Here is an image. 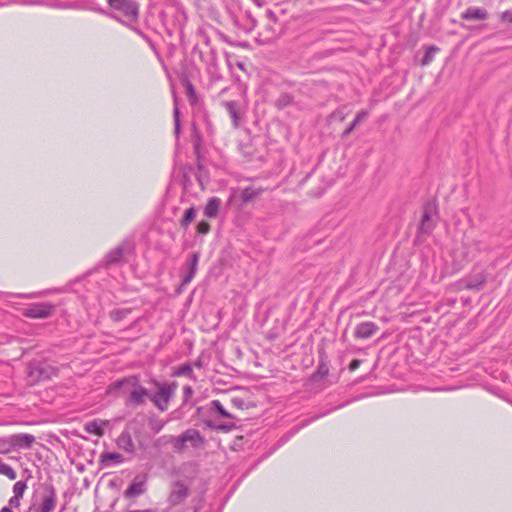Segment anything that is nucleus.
Returning a JSON list of instances; mask_svg holds the SVG:
<instances>
[{"instance_id":"nucleus-46","label":"nucleus","mask_w":512,"mask_h":512,"mask_svg":"<svg viewBox=\"0 0 512 512\" xmlns=\"http://www.w3.org/2000/svg\"><path fill=\"white\" fill-rule=\"evenodd\" d=\"M194 365H195L196 367H201V361H200V360L196 361Z\"/></svg>"},{"instance_id":"nucleus-44","label":"nucleus","mask_w":512,"mask_h":512,"mask_svg":"<svg viewBox=\"0 0 512 512\" xmlns=\"http://www.w3.org/2000/svg\"><path fill=\"white\" fill-rule=\"evenodd\" d=\"M0 512H13L9 506H4Z\"/></svg>"},{"instance_id":"nucleus-45","label":"nucleus","mask_w":512,"mask_h":512,"mask_svg":"<svg viewBox=\"0 0 512 512\" xmlns=\"http://www.w3.org/2000/svg\"><path fill=\"white\" fill-rule=\"evenodd\" d=\"M12 450H8V449H5V450H0V453L2 454H7L9 452H11Z\"/></svg>"},{"instance_id":"nucleus-18","label":"nucleus","mask_w":512,"mask_h":512,"mask_svg":"<svg viewBox=\"0 0 512 512\" xmlns=\"http://www.w3.org/2000/svg\"><path fill=\"white\" fill-rule=\"evenodd\" d=\"M108 425V420L95 419L85 424V430L90 434L102 436L104 434L105 427H107Z\"/></svg>"},{"instance_id":"nucleus-27","label":"nucleus","mask_w":512,"mask_h":512,"mask_svg":"<svg viewBox=\"0 0 512 512\" xmlns=\"http://www.w3.org/2000/svg\"><path fill=\"white\" fill-rule=\"evenodd\" d=\"M131 311L132 310L130 308L114 309L110 312V318L115 322H119L126 318L131 313Z\"/></svg>"},{"instance_id":"nucleus-11","label":"nucleus","mask_w":512,"mask_h":512,"mask_svg":"<svg viewBox=\"0 0 512 512\" xmlns=\"http://www.w3.org/2000/svg\"><path fill=\"white\" fill-rule=\"evenodd\" d=\"M189 495V487L183 481H174L168 496V502L171 506H176L185 501Z\"/></svg>"},{"instance_id":"nucleus-25","label":"nucleus","mask_w":512,"mask_h":512,"mask_svg":"<svg viewBox=\"0 0 512 512\" xmlns=\"http://www.w3.org/2000/svg\"><path fill=\"white\" fill-rule=\"evenodd\" d=\"M173 101H174V108H173L174 132H175V135L178 137L179 133H180V110H179L178 98L175 93H173Z\"/></svg>"},{"instance_id":"nucleus-7","label":"nucleus","mask_w":512,"mask_h":512,"mask_svg":"<svg viewBox=\"0 0 512 512\" xmlns=\"http://www.w3.org/2000/svg\"><path fill=\"white\" fill-rule=\"evenodd\" d=\"M34 440L31 434H14L0 438V448H29Z\"/></svg>"},{"instance_id":"nucleus-1","label":"nucleus","mask_w":512,"mask_h":512,"mask_svg":"<svg viewBox=\"0 0 512 512\" xmlns=\"http://www.w3.org/2000/svg\"><path fill=\"white\" fill-rule=\"evenodd\" d=\"M107 3L114 13H107L99 5H93L89 9L96 13L109 15L113 19L130 27L141 37L146 38L141 30L132 26L139 17V5L135 0H107Z\"/></svg>"},{"instance_id":"nucleus-10","label":"nucleus","mask_w":512,"mask_h":512,"mask_svg":"<svg viewBox=\"0 0 512 512\" xmlns=\"http://www.w3.org/2000/svg\"><path fill=\"white\" fill-rule=\"evenodd\" d=\"M54 311V305L48 302L35 303L26 308L23 315L32 319L48 318Z\"/></svg>"},{"instance_id":"nucleus-6","label":"nucleus","mask_w":512,"mask_h":512,"mask_svg":"<svg viewBox=\"0 0 512 512\" xmlns=\"http://www.w3.org/2000/svg\"><path fill=\"white\" fill-rule=\"evenodd\" d=\"M266 189L261 187L248 186L231 190L229 200L239 201L241 206L248 204L258 198Z\"/></svg>"},{"instance_id":"nucleus-20","label":"nucleus","mask_w":512,"mask_h":512,"mask_svg":"<svg viewBox=\"0 0 512 512\" xmlns=\"http://www.w3.org/2000/svg\"><path fill=\"white\" fill-rule=\"evenodd\" d=\"M223 107L227 110L234 128L240 125V116L238 111V103L236 101H223Z\"/></svg>"},{"instance_id":"nucleus-30","label":"nucleus","mask_w":512,"mask_h":512,"mask_svg":"<svg viewBox=\"0 0 512 512\" xmlns=\"http://www.w3.org/2000/svg\"><path fill=\"white\" fill-rule=\"evenodd\" d=\"M211 410L224 418H231V415L226 411L219 400H213L211 402Z\"/></svg>"},{"instance_id":"nucleus-41","label":"nucleus","mask_w":512,"mask_h":512,"mask_svg":"<svg viewBox=\"0 0 512 512\" xmlns=\"http://www.w3.org/2000/svg\"><path fill=\"white\" fill-rule=\"evenodd\" d=\"M20 499H21L20 497H16L15 495H13V496L9 499V501H8V503H9V507H16V508H17V507H19V505H20Z\"/></svg>"},{"instance_id":"nucleus-43","label":"nucleus","mask_w":512,"mask_h":512,"mask_svg":"<svg viewBox=\"0 0 512 512\" xmlns=\"http://www.w3.org/2000/svg\"><path fill=\"white\" fill-rule=\"evenodd\" d=\"M199 34H201V35L203 36V40H204L205 44H207V45H208V44H209V38H208V36H207V35H205V34L202 32V30H199Z\"/></svg>"},{"instance_id":"nucleus-34","label":"nucleus","mask_w":512,"mask_h":512,"mask_svg":"<svg viewBox=\"0 0 512 512\" xmlns=\"http://www.w3.org/2000/svg\"><path fill=\"white\" fill-rule=\"evenodd\" d=\"M292 102V96L289 94L281 95L277 100V106L279 108H284L288 106Z\"/></svg>"},{"instance_id":"nucleus-21","label":"nucleus","mask_w":512,"mask_h":512,"mask_svg":"<svg viewBox=\"0 0 512 512\" xmlns=\"http://www.w3.org/2000/svg\"><path fill=\"white\" fill-rule=\"evenodd\" d=\"M487 17V11L477 7H470L461 15V18L464 20H485Z\"/></svg>"},{"instance_id":"nucleus-26","label":"nucleus","mask_w":512,"mask_h":512,"mask_svg":"<svg viewBox=\"0 0 512 512\" xmlns=\"http://www.w3.org/2000/svg\"><path fill=\"white\" fill-rule=\"evenodd\" d=\"M329 369L326 364L320 363L317 370L311 375V382H317L324 379L328 375Z\"/></svg>"},{"instance_id":"nucleus-35","label":"nucleus","mask_w":512,"mask_h":512,"mask_svg":"<svg viewBox=\"0 0 512 512\" xmlns=\"http://www.w3.org/2000/svg\"><path fill=\"white\" fill-rule=\"evenodd\" d=\"M186 90L189 100L193 103L196 100V92L193 85L189 81L186 82Z\"/></svg>"},{"instance_id":"nucleus-29","label":"nucleus","mask_w":512,"mask_h":512,"mask_svg":"<svg viewBox=\"0 0 512 512\" xmlns=\"http://www.w3.org/2000/svg\"><path fill=\"white\" fill-rule=\"evenodd\" d=\"M174 376H187L193 378V369L190 363H185L179 366L173 373Z\"/></svg>"},{"instance_id":"nucleus-3","label":"nucleus","mask_w":512,"mask_h":512,"mask_svg":"<svg viewBox=\"0 0 512 512\" xmlns=\"http://www.w3.org/2000/svg\"><path fill=\"white\" fill-rule=\"evenodd\" d=\"M135 442L143 447L140 426L136 421L129 422L116 440L118 448H134Z\"/></svg>"},{"instance_id":"nucleus-9","label":"nucleus","mask_w":512,"mask_h":512,"mask_svg":"<svg viewBox=\"0 0 512 512\" xmlns=\"http://www.w3.org/2000/svg\"><path fill=\"white\" fill-rule=\"evenodd\" d=\"M174 448H184L185 443L189 442L194 448L203 445V438L196 429H188L177 437H171Z\"/></svg>"},{"instance_id":"nucleus-38","label":"nucleus","mask_w":512,"mask_h":512,"mask_svg":"<svg viewBox=\"0 0 512 512\" xmlns=\"http://www.w3.org/2000/svg\"><path fill=\"white\" fill-rule=\"evenodd\" d=\"M500 19L503 22L512 23V10H506L500 14Z\"/></svg>"},{"instance_id":"nucleus-36","label":"nucleus","mask_w":512,"mask_h":512,"mask_svg":"<svg viewBox=\"0 0 512 512\" xmlns=\"http://www.w3.org/2000/svg\"><path fill=\"white\" fill-rule=\"evenodd\" d=\"M210 230V225L209 223L205 222V221H202V222H199L198 225H197V231L199 234H207Z\"/></svg>"},{"instance_id":"nucleus-15","label":"nucleus","mask_w":512,"mask_h":512,"mask_svg":"<svg viewBox=\"0 0 512 512\" xmlns=\"http://www.w3.org/2000/svg\"><path fill=\"white\" fill-rule=\"evenodd\" d=\"M379 327L376 323L371 321L359 323L354 330V337L357 339H368L372 337Z\"/></svg>"},{"instance_id":"nucleus-17","label":"nucleus","mask_w":512,"mask_h":512,"mask_svg":"<svg viewBox=\"0 0 512 512\" xmlns=\"http://www.w3.org/2000/svg\"><path fill=\"white\" fill-rule=\"evenodd\" d=\"M124 457L118 452L104 451L100 455V464L102 468L118 465L124 462Z\"/></svg>"},{"instance_id":"nucleus-13","label":"nucleus","mask_w":512,"mask_h":512,"mask_svg":"<svg viewBox=\"0 0 512 512\" xmlns=\"http://www.w3.org/2000/svg\"><path fill=\"white\" fill-rule=\"evenodd\" d=\"M486 282V274L483 271L470 274L458 283L460 289L481 290Z\"/></svg>"},{"instance_id":"nucleus-2","label":"nucleus","mask_w":512,"mask_h":512,"mask_svg":"<svg viewBox=\"0 0 512 512\" xmlns=\"http://www.w3.org/2000/svg\"><path fill=\"white\" fill-rule=\"evenodd\" d=\"M124 385L132 387V391L128 398L127 404L139 406L144 404L145 398H149L150 392L139 384V379L136 376L126 377L121 380L115 381L109 386V391L118 390Z\"/></svg>"},{"instance_id":"nucleus-12","label":"nucleus","mask_w":512,"mask_h":512,"mask_svg":"<svg viewBox=\"0 0 512 512\" xmlns=\"http://www.w3.org/2000/svg\"><path fill=\"white\" fill-rule=\"evenodd\" d=\"M42 489L44 491L42 502L39 507L35 509V512H52L56 505L55 488L52 484H43Z\"/></svg>"},{"instance_id":"nucleus-22","label":"nucleus","mask_w":512,"mask_h":512,"mask_svg":"<svg viewBox=\"0 0 512 512\" xmlns=\"http://www.w3.org/2000/svg\"><path fill=\"white\" fill-rule=\"evenodd\" d=\"M221 205V200L217 197H212L208 200L205 208L204 215L208 218H215L218 214Z\"/></svg>"},{"instance_id":"nucleus-33","label":"nucleus","mask_w":512,"mask_h":512,"mask_svg":"<svg viewBox=\"0 0 512 512\" xmlns=\"http://www.w3.org/2000/svg\"><path fill=\"white\" fill-rule=\"evenodd\" d=\"M27 488L25 481H17L13 486V492L16 497L22 498L25 490Z\"/></svg>"},{"instance_id":"nucleus-24","label":"nucleus","mask_w":512,"mask_h":512,"mask_svg":"<svg viewBox=\"0 0 512 512\" xmlns=\"http://www.w3.org/2000/svg\"><path fill=\"white\" fill-rule=\"evenodd\" d=\"M368 116V112L365 110H361L356 114L353 122L343 131L342 138H346L348 135L352 133V131L357 127V125L362 122Z\"/></svg>"},{"instance_id":"nucleus-16","label":"nucleus","mask_w":512,"mask_h":512,"mask_svg":"<svg viewBox=\"0 0 512 512\" xmlns=\"http://www.w3.org/2000/svg\"><path fill=\"white\" fill-rule=\"evenodd\" d=\"M198 262H199V254L193 253L191 255L189 261L187 262L186 271L183 274L181 286H186L187 284H189L192 281V279L194 278L196 271H197Z\"/></svg>"},{"instance_id":"nucleus-39","label":"nucleus","mask_w":512,"mask_h":512,"mask_svg":"<svg viewBox=\"0 0 512 512\" xmlns=\"http://www.w3.org/2000/svg\"><path fill=\"white\" fill-rule=\"evenodd\" d=\"M344 405H345V404H341V405H339V406H337V407H335V408L330 409L329 411H327V412H325V413H321V414H319V415H317V416L313 417V418L310 420V422H311V421H313V420L319 419V418H321V417H323V416H325V415H327V414H328L329 412H331V411H334V410H337V409H339V408H341V407H344ZM308 423H309V421H306L302 426H305V425H307Z\"/></svg>"},{"instance_id":"nucleus-23","label":"nucleus","mask_w":512,"mask_h":512,"mask_svg":"<svg viewBox=\"0 0 512 512\" xmlns=\"http://www.w3.org/2000/svg\"><path fill=\"white\" fill-rule=\"evenodd\" d=\"M123 254H124V246L123 245H119V246L115 247L110 252H108L107 255L105 256L104 260H105L106 265H113V264L118 263L122 259Z\"/></svg>"},{"instance_id":"nucleus-47","label":"nucleus","mask_w":512,"mask_h":512,"mask_svg":"<svg viewBox=\"0 0 512 512\" xmlns=\"http://www.w3.org/2000/svg\"><path fill=\"white\" fill-rule=\"evenodd\" d=\"M36 456H37V458H38L39 460H40V459H42V455H41L40 453H38V452H37V453H36Z\"/></svg>"},{"instance_id":"nucleus-8","label":"nucleus","mask_w":512,"mask_h":512,"mask_svg":"<svg viewBox=\"0 0 512 512\" xmlns=\"http://www.w3.org/2000/svg\"><path fill=\"white\" fill-rule=\"evenodd\" d=\"M437 217V205L434 201L427 202L423 207V214L419 231L421 233H430L435 227Z\"/></svg>"},{"instance_id":"nucleus-5","label":"nucleus","mask_w":512,"mask_h":512,"mask_svg":"<svg viewBox=\"0 0 512 512\" xmlns=\"http://www.w3.org/2000/svg\"><path fill=\"white\" fill-rule=\"evenodd\" d=\"M58 370L46 362H32L28 365V377L32 383L50 379Z\"/></svg>"},{"instance_id":"nucleus-37","label":"nucleus","mask_w":512,"mask_h":512,"mask_svg":"<svg viewBox=\"0 0 512 512\" xmlns=\"http://www.w3.org/2000/svg\"><path fill=\"white\" fill-rule=\"evenodd\" d=\"M0 295L1 296H6V297H18V298H33L36 296V294L34 293H31V294H12V293H5V292H0Z\"/></svg>"},{"instance_id":"nucleus-28","label":"nucleus","mask_w":512,"mask_h":512,"mask_svg":"<svg viewBox=\"0 0 512 512\" xmlns=\"http://www.w3.org/2000/svg\"><path fill=\"white\" fill-rule=\"evenodd\" d=\"M196 216V210L194 207H190L188 208L182 219L180 220V226L183 227V228H187L189 226V224L194 220Z\"/></svg>"},{"instance_id":"nucleus-31","label":"nucleus","mask_w":512,"mask_h":512,"mask_svg":"<svg viewBox=\"0 0 512 512\" xmlns=\"http://www.w3.org/2000/svg\"><path fill=\"white\" fill-rule=\"evenodd\" d=\"M439 50L436 46H428L421 60L422 65H428L434 58L435 53Z\"/></svg>"},{"instance_id":"nucleus-42","label":"nucleus","mask_w":512,"mask_h":512,"mask_svg":"<svg viewBox=\"0 0 512 512\" xmlns=\"http://www.w3.org/2000/svg\"><path fill=\"white\" fill-rule=\"evenodd\" d=\"M360 364H361V361L359 359L352 360L351 363L349 364V370L351 372L355 371L356 369L359 368Z\"/></svg>"},{"instance_id":"nucleus-19","label":"nucleus","mask_w":512,"mask_h":512,"mask_svg":"<svg viewBox=\"0 0 512 512\" xmlns=\"http://www.w3.org/2000/svg\"><path fill=\"white\" fill-rule=\"evenodd\" d=\"M199 472V466L196 462L191 461L184 463L177 471L176 474L182 475L183 477L193 480Z\"/></svg>"},{"instance_id":"nucleus-40","label":"nucleus","mask_w":512,"mask_h":512,"mask_svg":"<svg viewBox=\"0 0 512 512\" xmlns=\"http://www.w3.org/2000/svg\"><path fill=\"white\" fill-rule=\"evenodd\" d=\"M184 400L187 401L193 395V389L191 386H184L183 388Z\"/></svg>"},{"instance_id":"nucleus-32","label":"nucleus","mask_w":512,"mask_h":512,"mask_svg":"<svg viewBox=\"0 0 512 512\" xmlns=\"http://www.w3.org/2000/svg\"><path fill=\"white\" fill-rule=\"evenodd\" d=\"M0 474L7 476L10 480L17 477L16 471L8 464L0 462Z\"/></svg>"},{"instance_id":"nucleus-14","label":"nucleus","mask_w":512,"mask_h":512,"mask_svg":"<svg viewBox=\"0 0 512 512\" xmlns=\"http://www.w3.org/2000/svg\"><path fill=\"white\" fill-rule=\"evenodd\" d=\"M146 481L147 477L145 475L135 476L127 489L124 491V496L126 498H135L144 494L147 489Z\"/></svg>"},{"instance_id":"nucleus-4","label":"nucleus","mask_w":512,"mask_h":512,"mask_svg":"<svg viewBox=\"0 0 512 512\" xmlns=\"http://www.w3.org/2000/svg\"><path fill=\"white\" fill-rule=\"evenodd\" d=\"M154 383L158 391L150 393L149 399L160 411L164 412L168 409V404L175 392L176 385L174 383L167 384L157 381Z\"/></svg>"}]
</instances>
